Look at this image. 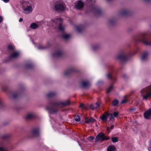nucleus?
<instances>
[{"instance_id":"1","label":"nucleus","mask_w":151,"mask_h":151,"mask_svg":"<svg viewBox=\"0 0 151 151\" xmlns=\"http://www.w3.org/2000/svg\"><path fill=\"white\" fill-rule=\"evenodd\" d=\"M70 104L69 101L64 102L55 101L50 102L49 106L46 108V110L50 113H55L58 108H60Z\"/></svg>"},{"instance_id":"2","label":"nucleus","mask_w":151,"mask_h":151,"mask_svg":"<svg viewBox=\"0 0 151 151\" xmlns=\"http://www.w3.org/2000/svg\"><path fill=\"white\" fill-rule=\"evenodd\" d=\"M63 20L60 18H55L54 19L51 20V22L52 23V26L54 27L56 29L58 25V30L60 31H63L64 28L62 24Z\"/></svg>"},{"instance_id":"3","label":"nucleus","mask_w":151,"mask_h":151,"mask_svg":"<svg viewBox=\"0 0 151 151\" xmlns=\"http://www.w3.org/2000/svg\"><path fill=\"white\" fill-rule=\"evenodd\" d=\"M138 40L142 42L146 45H151V40L147 38L145 33H142L140 35Z\"/></svg>"},{"instance_id":"4","label":"nucleus","mask_w":151,"mask_h":151,"mask_svg":"<svg viewBox=\"0 0 151 151\" xmlns=\"http://www.w3.org/2000/svg\"><path fill=\"white\" fill-rule=\"evenodd\" d=\"M116 58L117 59L124 61L127 60L128 59V55L126 53L124 52H122L117 55Z\"/></svg>"},{"instance_id":"5","label":"nucleus","mask_w":151,"mask_h":151,"mask_svg":"<svg viewBox=\"0 0 151 151\" xmlns=\"http://www.w3.org/2000/svg\"><path fill=\"white\" fill-rule=\"evenodd\" d=\"M110 139L109 137H107L105 136L104 134L102 133L99 134L96 136L95 139V142H98L100 139L102 141L104 140H108Z\"/></svg>"},{"instance_id":"6","label":"nucleus","mask_w":151,"mask_h":151,"mask_svg":"<svg viewBox=\"0 0 151 151\" xmlns=\"http://www.w3.org/2000/svg\"><path fill=\"white\" fill-rule=\"evenodd\" d=\"M65 8V7L63 5L60 4H58L55 5L54 10L58 12H60L64 10Z\"/></svg>"},{"instance_id":"7","label":"nucleus","mask_w":151,"mask_h":151,"mask_svg":"<svg viewBox=\"0 0 151 151\" xmlns=\"http://www.w3.org/2000/svg\"><path fill=\"white\" fill-rule=\"evenodd\" d=\"M23 12L25 14H28L31 13L32 11V9L31 6H29L26 8L23 9Z\"/></svg>"},{"instance_id":"8","label":"nucleus","mask_w":151,"mask_h":151,"mask_svg":"<svg viewBox=\"0 0 151 151\" xmlns=\"http://www.w3.org/2000/svg\"><path fill=\"white\" fill-rule=\"evenodd\" d=\"M145 117L147 119L151 117V109L146 111L144 113Z\"/></svg>"},{"instance_id":"9","label":"nucleus","mask_w":151,"mask_h":151,"mask_svg":"<svg viewBox=\"0 0 151 151\" xmlns=\"http://www.w3.org/2000/svg\"><path fill=\"white\" fill-rule=\"evenodd\" d=\"M100 103L98 102L96 104H91L90 106V108L91 110H93L97 108L100 106Z\"/></svg>"},{"instance_id":"10","label":"nucleus","mask_w":151,"mask_h":151,"mask_svg":"<svg viewBox=\"0 0 151 151\" xmlns=\"http://www.w3.org/2000/svg\"><path fill=\"white\" fill-rule=\"evenodd\" d=\"M35 117V114L34 113L32 112L28 114L26 116L27 119H32Z\"/></svg>"},{"instance_id":"11","label":"nucleus","mask_w":151,"mask_h":151,"mask_svg":"<svg viewBox=\"0 0 151 151\" xmlns=\"http://www.w3.org/2000/svg\"><path fill=\"white\" fill-rule=\"evenodd\" d=\"M82 85L84 88L88 87L90 86V82L88 81H83L82 83Z\"/></svg>"},{"instance_id":"12","label":"nucleus","mask_w":151,"mask_h":151,"mask_svg":"<svg viewBox=\"0 0 151 151\" xmlns=\"http://www.w3.org/2000/svg\"><path fill=\"white\" fill-rule=\"evenodd\" d=\"M148 53L147 52H145L142 54L141 59L142 61H145L147 60L148 58Z\"/></svg>"},{"instance_id":"13","label":"nucleus","mask_w":151,"mask_h":151,"mask_svg":"<svg viewBox=\"0 0 151 151\" xmlns=\"http://www.w3.org/2000/svg\"><path fill=\"white\" fill-rule=\"evenodd\" d=\"M83 3L81 1H79L78 2L76 6V8L78 9H80L83 8Z\"/></svg>"},{"instance_id":"14","label":"nucleus","mask_w":151,"mask_h":151,"mask_svg":"<svg viewBox=\"0 0 151 151\" xmlns=\"http://www.w3.org/2000/svg\"><path fill=\"white\" fill-rule=\"evenodd\" d=\"M32 135L33 136H35L38 135L39 130L37 129H33L31 132Z\"/></svg>"},{"instance_id":"15","label":"nucleus","mask_w":151,"mask_h":151,"mask_svg":"<svg viewBox=\"0 0 151 151\" xmlns=\"http://www.w3.org/2000/svg\"><path fill=\"white\" fill-rule=\"evenodd\" d=\"M108 118V113H105L100 117V119L102 121H106Z\"/></svg>"},{"instance_id":"16","label":"nucleus","mask_w":151,"mask_h":151,"mask_svg":"<svg viewBox=\"0 0 151 151\" xmlns=\"http://www.w3.org/2000/svg\"><path fill=\"white\" fill-rule=\"evenodd\" d=\"M95 120L92 117H90V118H86L85 119V121L86 123H90L94 122Z\"/></svg>"},{"instance_id":"17","label":"nucleus","mask_w":151,"mask_h":151,"mask_svg":"<svg viewBox=\"0 0 151 151\" xmlns=\"http://www.w3.org/2000/svg\"><path fill=\"white\" fill-rule=\"evenodd\" d=\"M116 148L114 146L112 145L109 146L107 148V151H115Z\"/></svg>"},{"instance_id":"18","label":"nucleus","mask_w":151,"mask_h":151,"mask_svg":"<svg viewBox=\"0 0 151 151\" xmlns=\"http://www.w3.org/2000/svg\"><path fill=\"white\" fill-rule=\"evenodd\" d=\"M38 27V26L37 24L35 23H32L30 26V27L33 29H37Z\"/></svg>"},{"instance_id":"19","label":"nucleus","mask_w":151,"mask_h":151,"mask_svg":"<svg viewBox=\"0 0 151 151\" xmlns=\"http://www.w3.org/2000/svg\"><path fill=\"white\" fill-rule=\"evenodd\" d=\"M19 53L17 52H15L12 53L10 55L11 58H15L19 55Z\"/></svg>"},{"instance_id":"20","label":"nucleus","mask_w":151,"mask_h":151,"mask_svg":"<svg viewBox=\"0 0 151 151\" xmlns=\"http://www.w3.org/2000/svg\"><path fill=\"white\" fill-rule=\"evenodd\" d=\"M55 93L53 92H50L47 94V96L48 97H52L55 95Z\"/></svg>"},{"instance_id":"21","label":"nucleus","mask_w":151,"mask_h":151,"mask_svg":"<svg viewBox=\"0 0 151 151\" xmlns=\"http://www.w3.org/2000/svg\"><path fill=\"white\" fill-rule=\"evenodd\" d=\"M83 29V26L81 25L79 26L76 27V30L78 32H80Z\"/></svg>"},{"instance_id":"22","label":"nucleus","mask_w":151,"mask_h":151,"mask_svg":"<svg viewBox=\"0 0 151 151\" xmlns=\"http://www.w3.org/2000/svg\"><path fill=\"white\" fill-rule=\"evenodd\" d=\"M108 118H109V120L113 121L114 119L113 115L112 114L108 113Z\"/></svg>"},{"instance_id":"23","label":"nucleus","mask_w":151,"mask_h":151,"mask_svg":"<svg viewBox=\"0 0 151 151\" xmlns=\"http://www.w3.org/2000/svg\"><path fill=\"white\" fill-rule=\"evenodd\" d=\"M70 37V35L68 34H63L62 36V37L65 39H68Z\"/></svg>"},{"instance_id":"24","label":"nucleus","mask_w":151,"mask_h":151,"mask_svg":"<svg viewBox=\"0 0 151 151\" xmlns=\"http://www.w3.org/2000/svg\"><path fill=\"white\" fill-rule=\"evenodd\" d=\"M75 120L77 122H79L80 120V116L78 115H75L74 117Z\"/></svg>"},{"instance_id":"25","label":"nucleus","mask_w":151,"mask_h":151,"mask_svg":"<svg viewBox=\"0 0 151 151\" xmlns=\"http://www.w3.org/2000/svg\"><path fill=\"white\" fill-rule=\"evenodd\" d=\"M111 139L113 142H116L118 141V137H113L111 138Z\"/></svg>"},{"instance_id":"26","label":"nucleus","mask_w":151,"mask_h":151,"mask_svg":"<svg viewBox=\"0 0 151 151\" xmlns=\"http://www.w3.org/2000/svg\"><path fill=\"white\" fill-rule=\"evenodd\" d=\"M73 71V70L72 69H69L68 70L65 72L64 73V75L65 76H67L68 74L71 72H72Z\"/></svg>"},{"instance_id":"27","label":"nucleus","mask_w":151,"mask_h":151,"mask_svg":"<svg viewBox=\"0 0 151 151\" xmlns=\"http://www.w3.org/2000/svg\"><path fill=\"white\" fill-rule=\"evenodd\" d=\"M62 55V52L60 51H58L56 53L55 56L56 57H59L61 55Z\"/></svg>"},{"instance_id":"28","label":"nucleus","mask_w":151,"mask_h":151,"mask_svg":"<svg viewBox=\"0 0 151 151\" xmlns=\"http://www.w3.org/2000/svg\"><path fill=\"white\" fill-rule=\"evenodd\" d=\"M8 49L11 50H13L14 48V46L12 44H10L8 46Z\"/></svg>"},{"instance_id":"29","label":"nucleus","mask_w":151,"mask_h":151,"mask_svg":"<svg viewBox=\"0 0 151 151\" xmlns=\"http://www.w3.org/2000/svg\"><path fill=\"white\" fill-rule=\"evenodd\" d=\"M113 89V87L112 86H110L107 89L106 91L107 93H108L110 92Z\"/></svg>"},{"instance_id":"30","label":"nucleus","mask_w":151,"mask_h":151,"mask_svg":"<svg viewBox=\"0 0 151 151\" xmlns=\"http://www.w3.org/2000/svg\"><path fill=\"white\" fill-rule=\"evenodd\" d=\"M127 11H123L120 13V14L122 16L125 15L127 14Z\"/></svg>"},{"instance_id":"31","label":"nucleus","mask_w":151,"mask_h":151,"mask_svg":"<svg viewBox=\"0 0 151 151\" xmlns=\"http://www.w3.org/2000/svg\"><path fill=\"white\" fill-rule=\"evenodd\" d=\"M118 101L116 100H114L113 101V102H112V105L114 106H116L117 104H118Z\"/></svg>"},{"instance_id":"32","label":"nucleus","mask_w":151,"mask_h":151,"mask_svg":"<svg viewBox=\"0 0 151 151\" xmlns=\"http://www.w3.org/2000/svg\"><path fill=\"white\" fill-rule=\"evenodd\" d=\"M7 149L5 147H0V151H7Z\"/></svg>"},{"instance_id":"33","label":"nucleus","mask_w":151,"mask_h":151,"mask_svg":"<svg viewBox=\"0 0 151 151\" xmlns=\"http://www.w3.org/2000/svg\"><path fill=\"white\" fill-rule=\"evenodd\" d=\"M119 114V113L118 112H115L113 113V116L114 117H116Z\"/></svg>"},{"instance_id":"34","label":"nucleus","mask_w":151,"mask_h":151,"mask_svg":"<svg viewBox=\"0 0 151 151\" xmlns=\"http://www.w3.org/2000/svg\"><path fill=\"white\" fill-rule=\"evenodd\" d=\"M107 77L108 79H110L112 78V76L110 73H108L107 75Z\"/></svg>"},{"instance_id":"35","label":"nucleus","mask_w":151,"mask_h":151,"mask_svg":"<svg viewBox=\"0 0 151 151\" xmlns=\"http://www.w3.org/2000/svg\"><path fill=\"white\" fill-rule=\"evenodd\" d=\"M89 140L90 141H92L93 139H95V137H93L92 136H90L89 137Z\"/></svg>"},{"instance_id":"36","label":"nucleus","mask_w":151,"mask_h":151,"mask_svg":"<svg viewBox=\"0 0 151 151\" xmlns=\"http://www.w3.org/2000/svg\"><path fill=\"white\" fill-rule=\"evenodd\" d=\"M127 101V100L126 99H124L122 100L121 101L122 103H126Z\"/></svg>"},{"instance_id":"37","label":"nucleus","mask_w":151,"mask_h":151,"mask_svg":"<svg viewBox=\"0 0 151 151\" xmlns=\"http://www.w3.org/2000/svg\"><path fill=\"white\" fill-rule=\"evenodd\" d=\"M18 96V95L17 94H14L13 95V96L14 98H16Z\"/></svg>"},{"instance_id":"38","label":"nucleus","mask_w":151,"mask_h":151,"mask_svg":"<svg viewBox=\"0 0 151 151\" xmlns=\"http://www.w3.org/2000/svg\"><path fill=\"white\" fill-rule=\"evenodd\" d=\"M98 47H99L98 46L96 45L93 47V49L94 50L98 48Z\"/></svg>"},{"instance_id":"39","label":"nucleus","mask_w":151,"mask_h":151,"mask_svg":"<svg viewBox=\"0 0 151 151\" xmlns=\"http://www.w3.org/2000/svg\"><path fill=\"white\" fill-rule=\"evenodd\" d=\"M135 110H136V108H131L129 109V110L131 111H134Z\"/></svg>"},{"instance_id":"40","label":"nucleus","mask_w":151,"mask_h":151,"mask_svg":"<svg viewBox=\"0 0 151 151\" xmlns=\"http://www.w3.org/2000/svg\"><path fill=\"white\" fill-rule=\"evenodd\" d=\"M84 106V104H80L79 107L80 108H83Z\"/></svg>"},{"instance_id":"41","label":"nucleus","mask_w":151,"mask_h":151,"mask_svg":"<svg viewBox=\"0 0 151 151\" xmlns=\"http://www.w3.org/2000/svg\"><path fill=\"white\" fill-rule=\"evenodd\" d=\"M2 1H3L5 3H7L8 2L9 0H1Z\"/></svg>"},{"instance_id":"42","label":"nucleus","mask_w":151,"mask_h":151,"mask_svg":"<svg viewBox=\"0 0 151 151\" xmlns=\"http://www.w3.org/2000/svg\"><path fill=\"white\" fill-rule=\"evenodd\" d=\"M3 21V18L2 17L0 16V23H1Z\"/></svg>"},{"instance_id":"43","label":"nucleus","mask_w":151,"mask_h":151,"mask_svg":"<svg viewBox=\"0 0 151 151\" xmlns=\"http://www.w3.org/2000/svg\"><path fill=\"white\" fill-rule=\"evenodd\" d=\"M114 127V126L113 125H111L110 127V129H112Z\"/></svg>"},{"instance_id":"44","label":"nucleus","mask_w":151,"mask_h":151,"mask_svg":"<svg viewBox=\"0 0 151 151\" xmlns=\"http://www.w3.org/2000/svg\"><path fill=\"white\" fill-rule=\"evenodd\" d=\"M150 144H151V140L150 141ZM148 150L149 151H151V146L148 149Z\"/></svg>"},{"instance_id":"45","label":"nucleus","mask_w":151,"mask_h":151,"mask_svg":"<svg viewBox=\"0 0 151 151\" xmlns=\"http://www.w3.org/2000/svg\"><path fill=\"white\" fill-rule=\"evenodd\" d=\"M23 21V19L22 18H20L19 19V22H22Z\"/></svg>"},{"instance_id":"46","label":"nucleus","mask_w":151,"mask_h":151,"mask_svg":"<svg viewBox=\"0 0 151 151\" xmlns=\"http://www.w3.org/2000/svg\"><path fill=\"white\" fill-rule=\"evenodd\" d=\"M109 127H108L107 128V130L108 131L109 133L110 132V130H109Z\"/></svg>"},{"instance_id":"47","label":"nucleus","mask_w":151,"mask_h":151,"mask_svg":"<svg viewBox=\"0 0 151 151\" xmlns=\"http://www.w3.org/2000/svg\"><path fill=\"white\" fill-rule=\"evenodd\" d=\"M82 108L83 109H86V108H87V107H86V106H85L84 105V106Z\"/></svg>"},{"instance_id":"48","label":"nucleus","mask_w":151,"mask_h":151,"mask_svg":"<svg viewBox=\"0 0 151 151\" xmlns=\"http://www.w3.org/2000/svg\"><path fill=\"white\" fill-rule=\"evenodd\" d=\"M38 49H41L42 48H41V47H38Z\"/></svg>"},{"instance_id":"49","label":"nucleus","mask_w":151,"mask_h":151,"mask_svg":"<svg viewBox=\"0 0 151 151\" xmlns=\"http://www.w3.org/2000/svg\"><path fill=\"white\" fill-rule=\"evenodd\" d=\"M139 103V102H137L136 104H138Z\"/></svg>"}]
</instances>
